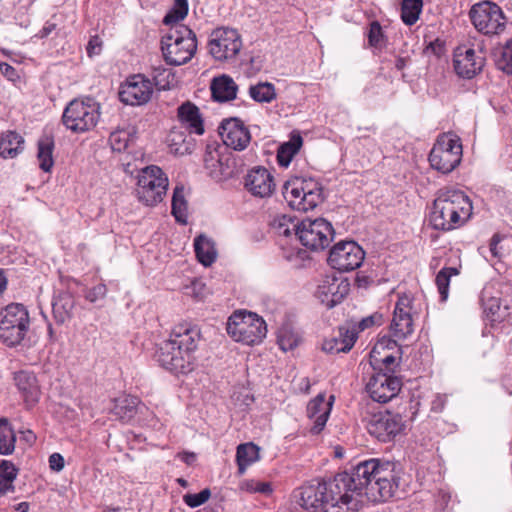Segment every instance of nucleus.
Wrapping results in <instances>:
<instances>
[{
    "label": "nucleus",
    "instance_id": "obj_12",
    "mask_svg": "<svg viewBox=\"0 0 512 512\" xmlns=\"http://www.w3.org/2000/svg\"><path fill=\"white\" fill-rule=\"evenodd\" d=\"M209 53L220 62L235 60L242 48V40L237 30L227 27H219L210 34Z\"/></svg>",
    "mask_w": 512,
    "mask_h": 512
},
{
    "label": "nucleus",
    "instance_id": "obj_28",
    "mask_svg": "<svg viewBox=\"0 0 512 512\" xmlns=\"http://www.w3.org/2000/svg\"><path fill=\"white\" fill-rule=\"evenodd\" d=\"M178 118L180 125L185 128L189 134L202 135L204 133L203 119L199 108L191 102H185L178 107Z\"/></svg>",
    "mask_w": 512,
    "mask_h": 512
},
{
    "label": "nucleus",
    "instance_id": "obj_25",
    "mask_svg": "<svg viewBox=\"0 0 512 512\" xmlns=\"http://www.w3.org/2000/svg\"><path fill=\"white\" fill-rule=\"evenodd\" d=\"M245 188L253 196L265 198L271 196L275 189V183L267 169L257 167L246 175Z\"/></svg>",
    "mask_w": 512,
    "mask_h": 512
},
{
    "label": "nucleus",
    "instance_id": "obj_61",
    "mask_svg": "<svg viewBox=\"0 0 512 512\" xmlns=\"http://www.w3.org/2000/svg\"><path fill=\"white\" fill-rule=\"evenodd\" d=\"M0 71L1 73L10 80L18 77L17 72L14 67H12L8 63H0Z\"/></svg>",
    "mask_w": 512,
    "mask_h": 512
},
{
    "label": "nucleus",
    "instance_id": "obj_18",
    "mask_svg": "<svg viewBox=\"0 0 512 512\" xmlns=\"http://www.w3.org/2000/svg\"><path fill=\"white\" fill-rule=\"evenodd\" d=\"M402 387L401 380L388 373L374 374L366 385L370 397L379 403H387L398 395Z\"/></svg>",
    "mask_w": 512,
    "mask_h": 512
},
{
    "label": "nucleus",
    "instance_id": "obj_58",
    "mask_svg": "<svg viewBox=\"0 0 512 512\" xmlns=\"http://www.w3.org/2000/svg\"><path fill=\"white\" fill-rule=\"evenodd\" d=\"M381 319L382 316L378 313L365 317L358 323V329L359 331H364L365 329H368L374 326L375 324L380 323Z\"/></svg>",
    "mask_w": 512,
    "mask_h": 512
},
{
    "label": "nucleus",
    "instance_id": "obj_50",
    "mask_svg": "<svg viewBox=\"0 0 512 512\" xmlns=\"http://www.w3.org/2000/svg\"><path fill=\"white\" fill-rule=\"evenodd\" d=\"M109 143L113 151L122 152L128 147L129 133L125 130H116L110 134Z\"/></svg>",
    "mask_w": 512,
    "mask_h": 512
},
{
    "label": "nucleus",
    "instance_id": "obj_11",
    "mask_svg": "<svg viewBox=\"0 0 512 512\" xmlns=\"http://www.w3.org/2000/svg\"><path fill=\"white\" fill-rule=\"evenodd\" d=\"M334 229L324 218H305L299 223L296 237L301 244L312 251L323 250L333 240Z\"/></svg>",
    "mask_w": 512,
    "mask_h": 512
},
{
    "label": "nucleus",
    "instance_id": "obj_31",
    "mask_svg": "<svg viewBox=\"0 0 512 512\" xmlns=\"http://www.w3.org/2000/svg\"><path fill=\"white\" fill-rule=\"evenodd\" d=\"M75 299L69 292H60L52 302L53 316L58 324H63L73 316Z\"/></svg>",
    "mask_w": 512,
    "mask_h": 512
},
{
    "label": "nucleus",
    "instance_id": "obj_63",
    "mask_svg": "<svg viewBox=\"0 0 512 512\" xmlns=\"http://www.w3.org/2000/svg\"><path fill=\"white\" fill-rule=\"evenodd\" d=\"M178 457L186 464L190 465L195 461L196 455L194 453L183 452L179 453Z\"/></svg>",
    "mask_w": 512,
    "mask_h": 512
},
{
    "label": "nucleus",
    "instance_id": "obj_60",
    "mask_svg": "<svg viewBox=\"0 0 512 512\" xmlns=\"http://www.w3.org/2000/svg\"><path fill=\"white\" fill-rule=\"evenodd\" d=\"M444 49V43L439 39L430 42L429 45L426 47L427 52H431L438 57L444 53Z\"/></svg>",
    "mask_w": 512,
    "mask_h": 512
},
{
    "label": "nucleus",
    "instance_id": "obj_53",
    "mask_svg": "<svg viewBox=\"0 0 512 512\" xmlns=\"http://www.w3.org/2000/svg\"><path fill=\"white\" fill-rule=\"evenodd\" d=\"M498 66L507 74H512V39L507 41L503 47Z\"/></svg>",
    "mask_w": 512,
    "mask_h": 512
},
{
    "label": "nucleus",
    "instance_id": "obj_24",
    "mask_svg": "<svg viewBox=\"0 0 512 512\" xmlns=\"http://www.w3.org/2000/svg\"><path fill=\"white\" fill-rule=\"evenodd\" d=\"M327 491L323 487V480H312L307 484L298 488L294 497L297 499L299 505L307 511L319 512L323 502V494Z\"/></svg>",
    "mask_w": 512,
    "mask_h": 512
},
{
    "label": "nucleus",
    "instance_id": "obj_30",
    "mask_svg": "<svg viewBox=\"0 0 512 512\" xmlns=\"http://www.w3.org/2000/svg\"><path fill=\"white\" fill-rule=\"evenodd\" d=\"M356 339L357 332L355 330L341 327L337 336L324 340L322 349L330 354L348 352L354 346Z\"/></svg>",
    "mask_w": 512,
    "mask_h": 512
},
{
    "label": "nucleus",
    "instance_id": "obj_36",
    "mask_svg": "<svg viewBox=\"0 0 512 512\" xmlns=\"http://www.w3.org/2000/svg\"><path fill=\"white\" fill-rule=\"evenodd\" d=\"M259 459V448L255 444L249 442L240 444L236 451V461L238 465V473L243 475L248 466Z\"/></svg>",
    "mask_w": 512,
    "mask_h": 512
},
{
    "label": "nucleus",
    "instance_id": "obj_48",
    "mask_svg": "<svg viewBox=\"0 0 512 512\" xmlns=\"http://www.w3.org/2000/svg\"><path fill=\"white\" fill-rule=\"evenodd\" d=\"M277 342L283 351H289L299 344L300 337L291 327L282 326L277 333Z\"/></svg>",
    "mask_w": 512,
    "mask_h": 512
},
{
    "label": "nucleus",
    "instance_id": "obj_9",
    "mask_svg": "<svg viewBox=\"0 0 512 512\" xmlns=\"http://www.w3.org/2000/svg\"><path fill=\"white\" fill-rule=\"evenodd\" d=\"M168 188V178L158 166L143 168L137 181L136 195L140 202L146 206H155L160 203Z\"/></svg>",
    "mask_w": 512,
    "mask_h": 512
},
{
    "label": "nucleus",
    "instance_id": "obj_51",
    "mask_svg": "<svg viewBox=\"0 0 512 512\" xmlns=\"http://www.w3.org/2000/svg\"><path fill=\"white\" fill-rule=\"evenodd\" d=\"M368 42L371 47L381 49L384 46V34L379 22L373 21L368 32Z\"/></svg>",
    "mask_w": 512,
    "mask_h": 512
},
{
    "label": "nucleus",
    "instance_id": "obj_6",
    "mask_svg": "<svg viewBox=\"0 0 512 512\" xmlns=\"http://www.w3.org/2000/svg\"><path fill=\"white\" fill-rule=\"evenodd\" d=\"M283 196L292 209L307 212L322 202V188L313 179L295 177L285 182Z\"/></svg>",
    "mask_w": 512,
    "mask_h": 512
},
{
    "label": "nucleus",
    "instance_id": "obj_52",
    "mask_svg": "<svg viewBox=\"0 0 512 512\" xmlns=\"http://www.w3.org/2000/svg\"><path fill=\"white\" fill-rule=\"evenodd\" d=\"M188 13V1L187 0H175L174 10L167 14L164 18L166 24L171 21H179L186 17Z\"/></svg>",
    "mask_w": 512,
    "mask_h": 512
},
{
    "label": "nucleus",
    "instance_id": "obj_19",
    "mask_svg": "<svg viewBox=\"0 0 512 512\" xmlns=\"http://www.w3.org/2000/svg\"><path fill=\"white\" fill-rule=\"evenodd\" d=\"M219 134L223 143L235 151H243L251 142L250 131L239 118L222 120L219 126Z\"/></svg>",
    "mask_w": 512,
    "mask_h": 512
},
{
    "label": "nucleus",
    "instance_id": "obj_45",
    "mask_svg": "<svg viewBox=\"0 0 512 512\" xmlns=\"http://www.w3.org/2000/svg\"><path fill=\"white\" fill-rule=\"evenodd\" d=\"M423 0H402L401 19L408 25H414L422 12Z\"/></svg>",
    "mask_w": 512,
    "mask_h": 512
},
{
    "label": "nucleus",
    "instance_id": "obj_47",
    "mask_svg": "<svg viewBox=\"0 0 512 512\" xmlns=\"http://www.w3.org/2000/svg\"><path fill=\"white\" fill-rule=\"evenodd\" d=\"M172 214L176 221L186 223L187 217V202L184 197V188L176 187L172 197Z\"/></svg>",
    "mask_w": 512,
    "mask_h": 512
},
{
    "label": "nucleus",
    "instance_id": "obj_17",
    "mask_svg": "<svg viewBox=\"0 0 512 512\" xmlns=\"http://www.w3.org/2000/svg\"><path fill=\"white\" fill-rule=\"evenodd\" d=\"M204 166L217 181L232 178L239 172L237 161L231 153L220 154L217 149L211 150L209 147L204 155Z\"/></svg>",
    "mask_w": 512,
    "mask_h": 512
},
{
    "label": "nucleus",
    "instance_id": "obj_4",
    "mask_svg": "<svg viewBox=\"0 0 512 512\" xmlns=\"http://www.w3.org/2000/svg\"><path fill=\"white\" fill-rule=\"evenodd\" d=\"M228 335L236 342L255 345L262 342L267 333L265 321L257 314L235 311L226 324Z\"/></svg>",
    "mask_w": 512,
    "mask_h": 512
},
{
    "label": "nucleus",
    "instance_id": "obj_37",
    "mask_svg": "<svg viewBox=\"0 0 512 512\" xmlns=\"http://www.w3.org/2000/svg\"><path fill=\"white\" fill-rule=\"evenodd\" d=\"M298 221H296L293 217L286 214H277L275 215L269 223L271 231L278 236L289 237L294 233L296 235V230L299 227Z\"/></svg>",
    "mask_w": 512,
    "mask_h": 512
},
{
    "label": "nucleus",
    "instance_id": "obj_41",
    "mask_svg": "<svg viewBox=\"0 0 512 512\" xmlns=\"http://www.w3.org/2000/svg\"><path fill=\"white\" fill-rule=\"evenodd\" d=\"M16 434L6 418H0V454L11 455L15 450Z\"/></svg>",
    "mask_w": 512,
    "mask_h": 512
},
{
    "label": "nucleus",
    "instance_id": "obj_22",
    "mask_svg": "<svg viewBox=\"0 0 512 512\" xmlns=\"http://www.w3.org/2000/svg\"><path fill=\"white\" fill-rule=\"evenodd\" d=\"M484 61V57L477 55L472 48L457 47L454 51V70L462 78L471 79L476 76L482 70Z\"/></svg>",
    "mask_w": 512,
    "mask_h": 512
},
{
    "label": "nucleus",
    "instance_id": "obj_3",
    "mask_svg": "<svg viewBox=\"0 0 512 512\" xmlns=\"http://www.w3.org/2000/svg\"><path fill=\"white\" fill-rule=\"evenodd\" d=\"M161 49L167 64L173 66L186 64L196 52V35L188 27L179 25L162 38Z\"/></svg>",
    "mask_w": 512,
    "mask_h": 512
},
{
    "label": "nucleus",
    "instance_id": "obj_59",
    "mask_svg": "<svg viewBox=\"0 0 512 512\" xmlns=\"http://www.w3.org/2000/svg\"><path fill=\"white\" fill-rule=\"evenodd\" d=\"M64 464H65V461L61 454L53 453L52 455H50L49 466H50L51 470L59 472L64 468Z\"/></svg>",
    "mask_w": 512,
    "mask_h": 512
},
{
    "label": "nucleus",
    "instance_id": "obj_21",
    "mask_svg": "<svg viewBox=\"0 0 512 512\" xmlns=\"http://www.w3.org/2000/svg\"><path fill=\"white\" fill-rule=\"evenodd\" d=\"M411 309V299L408 296L399 297L390 324L394 340H403L413 333Z\"/></svg>",
    "mask_w": 512,
    "mask_h": 512
},
{
    "label": "nucleus",
    "instance_id": "obj_27",
    "mask_svg": "<svg viewBox=\"0 0 512 512\" xmlns=\"http://www.w3.org/2000/svg\"><path fill=\"white\" fill-rule=\"evenodd\" d=\"M167 144L170 153L176 156L191 154L195 149V139L183 127H173L168 136Z\"/></svg>",
    "mask_w": 512,
    "mask_h": 512
},
{
    "label": "nucleus",
    "instance_id": "obj_35",
    "mask_svg": "<svg viewBox=\"0 0 512 512\" xmlns=\"http://www.w3.org/2000/svg\"><path fill=\"white\" fill-rule=\"evenodd\" d=\"M194 248L197 259L204 266H210L216 260V249L211 239L205 235H199L194 240Z\"/></svg>",
    "mask_w": 512,
    "mask_h": 512
},
{
    "label": "nucleus",
    "instance_id": "obj_32",
    "mask_svg": "<svg viewBox=\"0 0 512 512\" xmlns=\"http://www.w3.org/2000/svg\"><path fill=\"white\" fill-rule=\"evenodd\" d=\"M24 138L16 131L8 130L0 136V156L12 159L24 150Z\"/></svg>",
    "mask_w": 512,
    "mask_h": 512
},
{
    "label": "nucleus",
    "instance_id": "obj_46",
    "mask_svg": "<svg viewBox=\"0 0 512 512\" xmlns=\"http://www.w3.org/2000/svg\"><path fill=\"white\" fill-rule=\"evenodd\" d=\"M249 95L256 102L269 103L276 98V91L272 83L259 82L249 87Z\"/></svg>",
    "mask_w": 512,
    "mask_h": 512
},
{
    "label": "nucleus",
    "instance_id": "obj_54",
    "mask_svg": "<svg viewBox=\"0 0 512 512\" xmlns=\"http://www.w3.org/2000/svg\"><path fill=\"white\" fill-rule=\"evenodd\" d=\"M211 496V491L208 488L203 489L196 494H186L183 497L184 503L191 508H196L204 504Z\"/></svg>",
    "mask_w": 512,
    "mask_h": 512
},
{
    "label": "nucleus",
    "instance_id": "obj_49",
    "mask_svg": "<svg viewBox=\"0 0 512 512\" xmlns=\"http://www.w3.org/2000/svg\"><path fill=\"white\" fill-rule=\"evenodd\" d=\"M458 274L459 270L455 267H444L438 272L435 281L443 301L448 298L450 278Z\"/></svg>",
    "mask_w": 512,
    "mask_h": 512
},
{
    "label": "nucleus",
    "instance_id": "obj_55",
    "mask_svg": "<svg viewBox=\"0 0 512 512\" xmlns=\"http://www.w3.org/2000/svg\"><path fill=\"white\" fill-rule=\"evenodd\" d=\"M242 489L251 493H261L269 495L272 493V487L269 482H261L256 480H249L242 484Z\"/></svg>",
    "mask_w": 512,
    "mask_h": 512
},
{
    "label": "nucleus",
    "instance_id": "obj_1",
    "mask_svg": "<svg viewBox=\"0 0 512 512\" xmlns=\"http://www.w3.org/2000/svg\"><path fill=\"white\" fill-rule=\"evenodd\" d=\"M399 482L400 470L396 463L377 458L360 461L350 471L323 480L327 491L323 494L319 512L357 510L364 499L373 503L385 502L395 495Z\"/></svg>",
    "mask_w": 512,
    "mask_h": 512
},
{
    "label": "nucleus",
    "instance_id": "obj_23",
    "mask_svg": "<svg viewBox=\"0 0 512 512\" xmlns=\"http://www.w3.org/2000/svg\"><path fill=\"white\" fill-rule=\"evenodd\" d=\"M201 340V331L197 325L192 323L183 322L174 326L170 333V337L167 342H171L178 346V349L182 351L190 352L193 354Z\"/></svg>",
    "mask_w": 512,
    "mask_h": 512
},
{
    "label": "nucleus",
    "instance_id": "obj_8",
    "mask_svg": "<svg viewBox=\"0 0 512 512\" xmlns=\"http://www.w3.org/2000/svg\"><path fill=\"white\" fill-rule=\"evenodd\" d=\"M99 104L92 98L74 99L65 108L62 122L67 129L83 133L93 129L100 117Z\"/></svg>",
    "mask_w": 512,
    "mask_h": 512
},
{
    "label": "nucleus",
    "instance_id": "obj_40",
    "mask_svg": "<svg viewBox=\"0 0 512 512\" xmlns=\"http://www.w3.org/2000/svg\"><path fill=\"white\" fill-rule=\"evenodd\" d=\"M18 475V468L8 460L0 461V497L8 492H14V481Z\"/></svg>",
    "mask_w": 512,
    "mask_h": 512
},
{
    "label": "nucleus",
    "instance_id": "obj_38",
    "mask_svg": "<svg viewBox=\"0 0 512 512\" xmlns=\"http://www.w3.org/2000/svg\"><path fill=\"white\" fill-rule=\"evenodd\" d=\"M53 149L54 139L52 136L44 135L39 139L37 158L39 160V167L44 172H49L53 167Z\"/></svg>",
    "mask_w": 512,
    "mask_h": 512
},
{
    "label": "nucleus",
    "instance_id": "obj_39",
    "mask_svg": "<svg viewBox=\"0 0 512 512\" xmlns=\"http://www.w3.org/2000/svg\"><path fill=\"white\" fill-rule=\"evenodd\" d=\"M151 76L158 90H169L177 83L172 69L163 66L161 63L152 65Z\"/></svg>",
    "mask_w": 512,
    "mask_h": 512
},
{
    "label": "nucleus",
    "instance_id": "obj_43",
    "mask_svg": "<svg viewBox=\"0 0 512 512\" xmlns=\"http://www.w3.org/2000/svg\"><path fill=\"white\" fill-rule=\"evenodd\" d=\"M481 304L483 308V314L488 321H501V303L499 298L491 296L487 289H484L481 293Z\"/></svg>",
    "mask_w": 512,
    "mask_h": 512
},
{
    "label": "nucleus",
    "instance_id": "obj_29",
    "mask_svg": "<svg viewBox=\"0 0 512 512\" xmlns=\"http://www.w3.org/2000/svg\"><path fill=\"white\" fill-rule=\"evenodd\" d=\"M14 382L26 403L35 404L38 402L40 390L36 376L32 372H16L14 374Z\"/></svg>",
    "mask_w": 512,
    "mask_h": 512
},
{
    "label": "nucleus",
    "instance_id": "obj_62",
    "mask_svg": "<svg viewBox=\"0 0 512 512\" xmlns=\"http://www.w3.org/2000/svg\"><path fill=\"white\" fill-rule=\"evenodd\" d=\"M499 242H500V237L498 235H494L490 241V251L494 257L499 256V252H498V248H497Z\"/></svg>",
    "mask_w": 512,
    "mask_h": 512
},
{
    "label": "nucleus",
    "instance_id": "obj_7",
    "mask_svg": "<svg viewBox=\"0 0 512 512\" xmlns=\"http://www.w3.org/2000/svg\"><path fill=\"white\" fill-rule=\"evenodd\" d=\"M462 144L453 133H443L437 137L430 154V166L443 174L452 172L461 162Z\"/></svg>",
    "mask_w": 512,
    "mask_h": 512
},
{
    "label": "nucleus",
    "instance_id": "obj_44",
    "mask_svg": "<svg viewBox=\"0 0 512 512\" xmlns=\"http://www.w3.org/2000/svg\"><path fill=\"white\" fill-rule=\"evenodd\" d=\"M139 399L135 396H125L116 400L115 414L124 421H129L137 412Z\"/></svg>",
    "mask_w": 512,
    "mask_h": 512
},
{
    "label": "nucleus",
    "instance_id": "obj_56",
    "mask_svg": "<svg viewBox=\"0 0 512 512\" xmlns=\"http://www.w3.org/2000/svg\"><path fill=\"white\" fill-rule=\"evenodd\" d=\"M107 294V288L105 284H98L91 288L87 294L86 299L90 302H96L97 300L105 298Z\"/></svg>",
    "mask_w": 512,
    "mask_h": 512
},
{
    "label": "nucleus",
    "instance_id": "obj_33",
    "mask_svg": "<svg viewBox=\"0 0 512 512\" xmlns=\"http://www.w3.org/2000/svg\"><path fill=\"white\" fill-rule=\"evenodd\" d=\"M237 88L238 87L234 80L227 75L214 78L211 84L212 96L219 102L235 99Z\"/></svg>",
    "mask_w": 512,
    "mask_h": 512
},
{
    "label": "nucleus",
    "instance_id": "obj_20",
    "mask_svg": "<svg viewBox=\"0 0 512 512\" xmlns=\"http://www.w3.org/2000/svg\"><path fill=\"white\" fill-rule=\"evenodd\" d=\"M350 291V284L346 279L327 276L317 287L316 298L328 309L340 304Z\"/></svg>",
    "mask_w": 512,
    "mask_h": 512
},
{
    "label": "nucleus",
    "instance_id": "obj_5",
    "mask_svg": "<svg viewBox=\"0 0 512 512\" xmlns=\"http://www.w3.org/2000/svg\"><path fill=\"white\" fill-rule=\"evenodd\" d=\"M30 327L29 313L20 303H11L0 312V339L7 346H16L25 338Z\"/></svg>",
    "mask_w": 512,
    "mask_h": 512
},
{
    "label": "nucleus",
    "instance_id": "obj_16",
    "mask_svg": "<svg viewBox=\"0 0 512 512\" xmlns=\"http://www.w3.org/2000/svg\"><path fill=\"white\" fill-rule=\"evenodd\" d=\"M153 86L151 81L143 75L137 74L129 77L124 84L121 85L119 98L121 102L139 106L146 104L152 97Z\"/></svg>",
    "mask_w": 512,
    "mask_h": 512
},
{
    "label": "nucleus",
    "instance_id": "obj_15",
    "mask_svg": "<svg viewBox=\"0 0 512 512\" xmlns=\"http://www.w3.org/2000/svg\"><path fill=\"white\" fill-rule=\"evenodd\" d=\"M365 421L368 433L381 442L391 441L404 427L402 417L388 411L373 414Z\"/></svg>",
    "mask_w": 512,
    "mask_h": 512
},
{
    "label": "nucleus",
    "instance_id": "obj_14",
    "mask_svg": "<svg viewBox=\"0 0 512 512\" xmlns=\"http://www.w3.org/2000/svg\"><path fill=\"white\" fill-rule=\"evenodd\" d=\"M365 252L354 241H341L330 250L328 262L339 271H352L360 267Z\"/></svg>",
    "mask_w": 512,
    "mask_h": 512
},
{
    "label": "nucleus",
    "instance_id": "obj_57",
    "mask_svg": "<svg viewBox=\"0 0 512 512\" xmlns=\"http://www.w3.org/2000/svg\"><path fill=\"white\" fill-rule=\"evenodd\" d=\"M101 47H102V41L99 38V36H97V35L92 36L88 42L87 47H86L88 56L92 57L94 55L100 54Z\"/></svg>",
    "mask_w": 512,
    "mask_h": 512
},
{
    "label": "nucleus",
    "instance_id": "obj_34",
    "mask_svg": "<svg viewBox=\"0 0 512 512\" xmlns=\"http://www.w3.org/2000/svg\"><path fill=\"white\" fill-rule=\"evenodd\" d=\"M397 347V342L394 339H389L383 337L380 339L374 348L372 349V358H374L375 362H381L383 366L385 367L386 373H393L395 371V367L398 365V360L400 359V356H395L393 354H387L384 355L381 359H378L376 357V354H381V351L385 349H393Z\"/></svg>",
    "mask_w": 512,
    "mask_h": 512
},
{
    "label": "nucleus",
    "instance_id": "obj_26",
    "mask_svg": "<svg viewBox=\"0 0 512 512\" xmlns=\"http://www.w3.org/2000/svg\"><path fill=\"white\" fill-rule=\"evenodd\" d=\"M332 403L326 401L324 395H318L312 399L307 405V416L313 420L311 427L312 434H319L326 425L330 415Z\"/></svg>",
    "mask_w": 512,
    "mask_h": 512
},
{
    "label": "nucleus",
    "instance_id": "obj_10",
    "mask_svg": "<svg viewBox=\"0 0 512 512\" xmlns=\"http://www.w3.org/2000/svg\"><path fill=\"white\" fill-rule=\"evenodd\" d=\"M475 29L486 36L500 35L506 28L507 19L501 7L490 1L474 4L469 11Z\"/></svg>",
    "mask_w": 512,
    "mask_h": 512
},
{
    "label": "nucleus",
    "instance_id": "obj_64",
    "mask_svg": "<svg viewBox=\"0 0 512 512\" xmlns=\"http://www.w3.org/2000/svg\"><path fill=\"white\" fill-rule=\"evenodd\" d=\"M55 28H56L55 24L46 23L40 31V37L44 38V37L49 36Z\"/></svg>",
    "mask_w": 512,
    "mask_h": 512
},
{
    "label": "nucleus",
    "instance_id": "obj_13",
    "mask_svg": "<svg viewBox=\"0 0 512 512\" xmlns=\"http://www.w3.org/2000/svg\"><path fill=\"white\" fill-rule=\"evenodd\" d=\"M155 357L162 367L173 372L186 374L194 368V356L190 352L178 349V346L171 344V342L163 341Z\"/></svg>",
    "mask_w": 512,
    "mask_h": 512
},
{
    "label": "nucleus",
    "instance_id": "obj_2",
    "mask_svg": "<svg viewBox=\"0 0 512 512\" xmlns=\"http://www.w3.org/2000/svg\"><path fill=\"white\" fill-rule=\"evenodd\" d=\"M472 209V203L463 191L443 188L433 202L429 221L436 230L450 231L465 224Z\"/></svg>",
    "mask_w": 512,
    "mask_h": 512
},
{
    "label": "nucleus",
    "instance_id": "obj_42",
    "mask_svg": "<svg viewBox=\"0 0 512 512\" xmlns=\"http://www.w3.org/2000/svg\"><path fill=\"white\" fill-rule=\"evenodd\" d=\"M302 137L297 135H292L291 139L282 144L277 152V161L278 164L282 167H288L294 155L299 151L302 146Z\"/></svg>",
    "mask_w": 512,
    "mask_h": 512
}]
</instances>
